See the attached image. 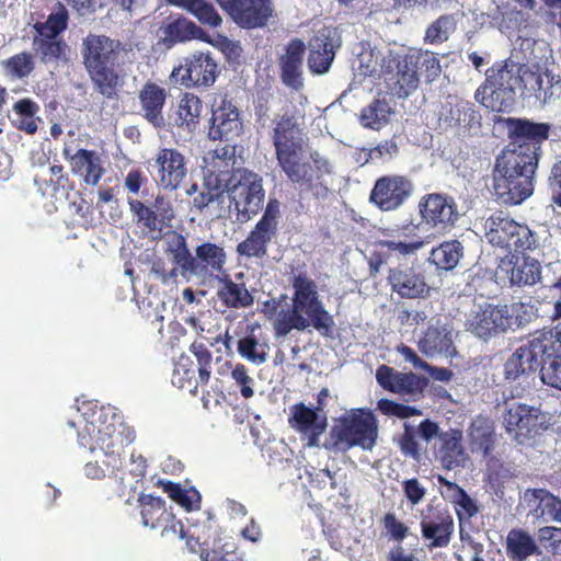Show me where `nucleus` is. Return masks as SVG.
<instances>
[{
  "label": "nucleus",
  "instance_id": "1",
  "mask_svg": "<svg viewBox=\"0 0 561 561\" xmlns=\"http://www.w3.org/2000/svg\"><path fill=\"white\" fill-rule=\"evenodd\" d=\"M271 138L277 164L291 183L313 191L323 174L330 173L329 161L318 153L311 154L312 163L305 160L304 131L293 114L285 113L274 121Z\"/></svg>",
  "mask_w": 561,
  "mask_h": 561
},
{
  "label": "nucleus",
  "instance_id": "2",
  "mask_svg": "<svg viewBox=\"0 0 561 561\" xmlns=\"http://www.w3.org/2000/svg\"><path fill=\"white\" fill-rule=\"evenodd\" d=\"M82 64L94 89L106 99L117 96L122 72L131 64V43H123L105 34L89 33L81 44Z\"/></svg>",
  "mask_w": 561,
  "mask_h": 561
},
{
  "label": "nucleus",
  "instance_id": "3",
  "mask_svg": "<svg viewBox=\"0 0 561 561\" xmlns=\"http://www.w3.org/2000/svg\"><path fill=\"white\" fill-rule=\"evenodd\" d=\"M538 167L534 152L505 150L496 158L493 191L496 198L507 205H518L534 192V178Z\"/></svg>",
  "mask_w": 561,
  "mask_h": 561
},
{
  "label": "nucleus",
  "instance_id": "4",
  "mask_svg": "<svg viewBox=\"0 0 561 561\" xmlns=\"http://www.w3.org/2000/svg\"><path fill=\"white\" fill-rule=\"evenodd\" d=\"M518 62L507 58L485 70V79L474 92V100L496 113H510L515 105Z\"/></svg>",
  "mask_w": 561,
  "mask_h": 561
},
{
  "label": "nucleus",
  "instance_id": "5",
  "mask_svg": "<svg viewBox=\"0 0 561 561\" xmlns=\"http://www.w3.org/2000/svg\"><path fill=\"white\" fill-rule=\"evenodd\" d=\"M83 421L84 426L78 432L79 443L83 447L125 451L136 438L135 430L114 412L102 411L91 421Z\"/></svg>",
  "mask_w": 561,
  "mask_h": 561
},
{
  "label": "nucleus",
  "instance_id": "6",
  "mask_svg": "<svg viewBox=\"0 0 561 561\" xmlns=\"http://www.w3.org/2000/svg\"><path fill=\"white\" fill-rule=\"evenodd\" d=\"M224 188L240 222H247L262 209L265 199L263 179L245 168L233 170L224 179Z\"/></svg>",
  "mask_w": 561,
  "mask_h": 561
},
{
  "label": "nucleus",
  "instance_id": "7",
  "mask_svg": "<svg viewBox=\"0 0 561 561\" xmlns=\"http://www.w3.org/2000/svg\"><path fill=\"white\" fill-rule=\"evenodd\" d=\"M378 433L377 420L369 409H352L342 415L331 431L332 448L347 451L359 446L371 449Z\"/></svg>",
  "mask_w": 561,
  "mask_h": 561
},
{
  "label": "nucleus",
  "instance_id": "8",
  "mask_svg": "<svg viewBox=\"0 0 561 561\" xmlns=\"http://www.w3.org/2000/svg\"><path fill=\"white\" fill-rule=\"evenodd\" d=\"M556 334L553 330L539 331L522 343L504 364V378L514 381L524 375H529L539 367L541 362L547 363L548 355L556 348Z\"/></svg>",
  "mask_w": 561,
  "mask_h": 561
},
{
  "label": "nucleus",
  "instance_id": "9",
  "mask_svg": "<svg viewBox=\"0 0 561 561\" xmlns=\"http://www.w3.org/2000/svg\"><path fill=\"white\" fill-rule=\"evenodd\" d=\"M219 73L218 64L210 51L195 50L179 59L171 71L173 83L184 88H208Z\"/></svg>",
  "mask_w": 561,
  "mask_h": 561
},
{
  "label": "nucleus",
  "instance_id": "10",
  "mask_svg": "<svg viewBox=\"0 0 561 561\" xmlns=\"http://www.w3.org/2000/svg\"><path fill=\"white\" fill-rule=\"evenodd\" d=\"M294 289L293 306L306 313L312 327L323 336H329L334 327L333 317L323 308L319 299L318 286L306 273L295 275L291 280Z\"/></svg>",
  "mask_w": 561,
  "mask_h": 561
},
{
  "label": "nucleus",
  "instance_id": "11",
  "mask_svg": "<svg viewBox=\"0 0 561 561\" xmlns=\"http://www.w3.org/2000/svg\"><path fill=\"white\" fill-rule=\"evenodd\" d=\"M279 218L280 203L275 197L270 198L260 220L248 237L237 245L238 254L263 259L267 254L268 244L277 234Z\"/></svg>",
  "mask_w": 561,
  "mask_h": 561
},
{
  "label": "nucleus",
  "instance_id": "12",
  "mask_svg": "<svg viewBox=\"0 0 561 561\" xmlns=\"http://www.w3.org/2000/svg\"><path fill=\"white\" fill-rule=\"evenodd\" d=\"M501 419L506 433L518 444L535 438L547 428L541 411L526 403L505 402Z\"/></svg>",
  "mask_w": 561,
  "mask_h": 561
},
{
  "label": "nucleus",
  "instance_id": "13",
  "mask_svg": "<svg viewBox=\"0 0 561 561\" xmlns=\"http://www.w3.org/2000/svg\"><path fill=\"white\" fill-rule=\"evenodd\" d=\"M127 204L134 221L149 232H161L163 228L172 227L175 209L170 197L157 194L151 206L137 198H128Z\"/></svg>",
  "mask_w": 561,
  "mask_h": 561
},
{
  "label": "nucleus",
  "instance_id": "14",
  "mask_svg": "<svg viewBox=\"0 0 561 561\" xmlns=\"http://www.w3.org/2000/svg\"><path fill=\"white\" fill-rule=\"evenodd\" d=\"M417 207L421 224L439 231L451 229L459 219L455 199L445 194H426L421 197Z\"/></svg>",
  "mask_w": 561,
  "mask_h": 561
},
{
  "label": "nucleus",
  "instance_id": "15",
  "mask_svg": "<svg viewBox=\"0 0 561 561\" xmlns=\"http://www.w3.org/2000/svg\"><path fill=\"white\" fill-rule=\"evenodd\" d=\"M141 518L145 526L161 529L162 537L185 538V528L181 520L169 512L161 497L147 495L140 499Z\"/></svg>",
  "mask_w": 561,
  "mask_h": 561
},
{
  "label": "nucleus",
  "instance_id": "16",
  "mask_svg": "<svg viewBox=\"0 0 561 561\" xmlns=\"http://www.w3.org/2000/svg\"><path fill=\"white\" fill-rule=\"evenodd\" d=\"M157 184L168 191H176L187 176V160L175 148H160L153 159Z\"/></svg>",
  "mask_w": 561,
  "mask_h": 561
},
{
  "label": "nucleus",
  "instance_id": "17",
  "mask_svg": "<svg viewBox=\"0 0 561 561\" xmlns=\"http://www.w3.org/2000/svg\"><path fill=\"white\" fill-rule=\"evenodd\" d=\"M505 123L510 138L514 144L512 150L526 151V148H528L534 152L536 162L538 163L540 146L549 138L551 125L515 117L507 118Z\"/></svg>",
  "mask_w": 561,
  "mask_h": 561
},
{
  "label": "nucleus",
  "instance_id": "18",
  "mask_svg": "<svg viewBox=\"0 0 561 561\" xmlns=\"http://www.w3.org/2000/svg\"><path fill=\"white\" fill-rule=\"evenodd\" d=\"M205 36L201 26L180 13L165 16L157 30L158 43L168 49L194 39H205Z\"/></svg>",
  "mask_w": 561,
  "mask_h": 561
},
{
  "label": "nucleus",
  "instance_id": "19",
  "mask_svg": "<svg viewBox=\"0 0 561 561\" xmlns=\"http://www.w3.org/2000/svg\"><path fill=\"white\" fill-rule=\"evenodd\" d=\"M234 22L244 28H256L266 25L272 15L270 0H217Z\"/></svg>",
  "mask_w": 561,
  "mask_h": 561
},
{
  "label": "nucleus",
  "instance_id": "20",
  "mask_svg": "<svg viewBox=\"0 0 561 561\" xmlns=\"http://www.w3.org/2000/svg\"><path fill=\"white\" fill-rule=\"evenodd\" d=\"M388 90L392 95L405 99L419 88L417 77L412 71V58L408 49L390 55L388 59Z\"/></svg>",
  "mask_w": 561,
  "mask_h": 561
},
{
  "label": "nucleus",
  "instance_id": "21",
  "mask_svg": "<svg viewBox=\"0 0 561 561\" xmlns=\"http://www.w3.org/2000/svg\"><path fill=\"white\" fill-rule=\"evenodd\" d=\"M168 96V90L151 80L146 81L138 91L141 116L157 129H163L167 126L163 112Z\"/></svg>",
  "mask_w": 561,
  "mask_h": 561
},
{
  "label": "nucleus",
  "instance_id": "22",
  "mask_svg": "<svg viewBox=\"0 0 561 561\" xmlns=\"http://www.w3.org/2000/svg\"><path fill=\"white\" fill-rule=\"evenodd\" d=\"M226 263L227 253L225 249L217 243L205 241L195 248L190 274L203 279L219 278L226 274Z\"/></svg>",
  "mask_w": 561,
  "mask_h": 561
},
{
  "label": "nucleus",
  "instance_id": "23",
  "mask_svg": "<svg viewBox=\"0 0 561 561\" xmlns=\"http://www.w3.org/2000/svg\"><path fill=\"white\" fill-rule=\"evenodd\" d=\"M288 423L307 440L308 447H319L320 436L328 426L325 416L321 417L318 410L311 409L302 402L291 407Z\"/></svg>",
  "mask_w": 561,
  "mask_h": 561
},
{
  "label": "nucleus",
  "instance_id": "24",
  "mask_svg": "<svg viewBox=\"0 0 561 561\" xmlns=\"http://www.w3.org/2000/svg\"><path fill=\"white\" fill-rule=\"evenodd\" d=\"M62 154L69 161L73 175L80 178L85 185L95 186L105 173L104 161L95 150L79 149L71 153L69 148H64Z\"/></svg>",
  "mask_w": 561,
  "mask_h": 561
},
{
  "label": "nucleus",
  "instance_id": "25",
  "mask_svg": "<svg viewBox=\"0 0 561 561\" xmlns=\"http://www.w3.org/2000/svg\"><path fill=\"white\" fill-rule=\"evenodd\" d=\"M528 515L546 523L561 524V499L545 488H528L523 493Z\"/></svg>",
  "mask_w": 561,
  "mask_h": 561
},
{
  "label": "nucleus",
  "instance_id": "26",
  "mask_svg": "<svg viewBox=\"0 0 561 561\" xmlns=\"http://www.w3.org/2000/svg\"><path fill=\"white\" fill-rule=\"evenodd\" d=\"M306 45L300 38L290 39L278 58L282 82L294 90L304 87L302 65Z\"/></svg>",
  "mask_w": 561,
  "mask_h": 561
},
{
  "label": "nucleus",
  "instance_id": "27",
  "mask_svg": "<svg viewBox=\"0 0 561 561\" xmlns=\"http://www.w3.org/2000/svg\"><path fill=\"white\" fill-rule=\"evenodd\" d=\"M242 129L239 111L227 98L214 105L208 136L213 140L230 139Z\"/></svg>",
  "mask_w": 561,
  "mask_h": 561
},
{
  "label": "nucleus",
  "instance_id": "28",
  "mask_svg": "<svg viewBox=\"0 0 561 561\" xmlns=\"http://www.w3.org/2000/svg\"><path fill=\"white\" fill-rule=\"evenodd\" d=\"M435 457L444 469L453 470L465 467L469 459L463 446V435L460 430L449 428L439 435Z\"/></svg>",
  "mask_w": 561,
  "mask_h": 561
},
{
  "label": "nucleus",
  "instance_id": "29",
  "mask_svg": "<svg viewBox=\"0 0 561 561\" xmlns=\"http://www.w3.org/2000/svg\"><path fill=\"white\" fill-rule=\"evenodd\" d=\"M511 324L507 306L486 305L470 320L471 331L481 339L504 332Z\"/></svg>",
  "mask_w": 561,
  "mask_h": 561
},
{
  "label": "nucleus",
  "instance_id": "30",
  "mask_svg": "<svg viewBox=\"0 0 561 561\" xmlns=\"http://www.w3.org/2000/svg\"><path fill=\"white\" fill-rule=\"evenodd\" d=\"M481 116L469 101L458 100L446 104L439 113V124L444 129L467 130L480 127Z\"/></svg>",
  "mask_w": 561,
  "mask_h": 561
},
{
  "label": "nucleus",
  "instance_id": "31",
  "mask_svg": "<svg viewBox=\"0 0 561 561\" xmlns=\"http://www.w3.org/2000/svg\"><path fill=\"white\" fill-rule=\"evenodd\" d=\"M336 45L330 31H320L309 42L308 67L313 75L329 71L335 57Z\"/></svg>",
  "mask_w": 561,
  "mask_h": 561
},
{
  "label": "nucleus",
  "instance_id": "32",
  "mask_svg": "<svg viewBox=\"0 0 561 561\" xmlns=\"http://www.w3.org/2000/svg\"><path fill=\"white\" fill-rule=\"evenodd\" d=\"M421 529L431 548H444L450 542L454 519L447 512L436 511L422 519Z\"/></svg>",
  "mask_w": 561,
  "mask_h": 561
},
{
  "label": "nucleus",
  "instance_id": "33",
  "mask_svg": "<svg viewBox=\"0 0 561 561\" xmlns=\"http://www.w3.org/2000/svg\"><path fill=\"white\" fill-rule=\"evenodd\" d=\"M419 226L412 222L388 230V255L415 254L424 245V241L417 233Z\"/></svg>",
  "mask_w": 561,
  "mask_h": 561
},
{
  "label": "nucleus",
  "instance_id": "34",
  "mask_svg": "<svg viewBox=\"0 0 561 561\" xmlns=\"http://www.w3.org/2000/svg\"><path fill=\"white\" fill-rule=\"evenodd\" d=\"M419 348L426 356L456 353L451 331L446 325H430L419 341Z\"/></svg>",
  "mask_w": 561,
  "mask_h": 561
},
{
  "label": "nucleus",
  "instance_id": "35",
  "mask_svg": "<svg viewBox=\"0 0 561 561\" xmlns=\"http://www.w3.org/2000/svg\"><path fill=\"white\" fill-rule=\"evenodd\" d=\"M388 282L392 290L403 298H419L427 291L424 278L412 267L389 270Z\"/></svg>",
  "mask_w": 561,
  "mask_h": 561
},
{
  "label": "nucleus",
  "instance_id": "36",
  "mask_svg": "<svg viewBox=\"0 0 561 561\" xmlns=\"http://www.w3.org/2000/svg\"><path fill=\"white\" fill-rule=\"evenodd\" d=\"M222 182L224 179L209 175L202 185L193 183L186 190V195L192 198V209L202 214L210 204L219 202L225 193Z\"/></svg>",
  "mask_w": 561,
  "mask_h": 561
},
{
  "label": "nucleus",
  "instance_id": "37",
  "mask_svg": "<svg viewBox=\"0 0 561 561\" xmlns=\"http://www.w3.org/2000/svg\"><path fill=\"white\" fill-rule=\"evenodd\" d=\"M217 279L220 284L217 290V297L225 307L245 309L254 304V297L244 283H236L227 274H224V276Z\"/></svg>",
  "mask_w": 561,
  "mask_h": 561
},
{
  "label": "nucleus",
  "instance_id": "38",
  "mask_svg": "<svg viewBox=\"0 0 561 561\" xmlns=\"http://www.w3.org/2000/svg\"><path fill=\"white\" fill-rule=\"evenodd\" d=\"M504 547L511 561H525L541 553L534 537L523 528H512L507 533Z\"/></svg>",
  "mask_w": 561,
  "mask_h": 561
},
{
  "label": "nucleus",
  "instance_id": "39",
  "mask_svg": "<svg viewBox=\"0 0 561 561\" xmlns=\"http://www.w3.org/2000/svg\"><path fill=\"white\" fill-rule=\"evenodd\" d=\"M428 380L413 373H399L388 367V391L415 399L426 388Z\"/></svg>",
  "mask_w": 561,
  "mask_h": 561
},
{
  "label": "nucleus",
  "instance_id": "40",
  "mask_svg": "<svg viewBox=\"0 0 561 561\" xmlns=\"http://www.w3.org/2000/svg\"><path fill=\"white\" fill-rule=\"evenodd\" d=\"M517 225V221L504 215L503 211H496L485 220V238L491 244L506 249Z\"/></svg>",
  "mask_w": 561,
  "mask_h": 561
},
{
  "label": "nucleus",
  "instance_id": "41",
  "mask_svg": "<svg viewBox=\"0 0 561 561\" xmlns=\"http://www.w3.org/2000/svg\"><path fill=\"white\" fill-rule=\"evenodd\" d=\"M408 51L410 58H412V71L417 77L419 84L422 77L425 78L426 82H433L440 76V60L435 53L415 47L408 48Z\"/></svg>",
  "mask_w": 561,
  "mask_h": 561
},
{
  "label": "nucleus",
  "instance_id": "42",
  "mask_svg": "<svg viewBox=\"0 0 561 561\" xmlns=\"http://www.w3.org/2000/svg\"><path fill=\"white\" fill-rule=\"evenodd\" d=\"M202 111V100L193 93L185 92L179 101L174 125L188 131L194 130L199 123Z\"/></svg>",
  "mask_w": 561,
  "mask_h": 561
},
{
  "label": "nucleus",
  "instance_id": "43",
  "mask_svg": "<svg viewBox=\"0 0 561 561\" xmlns=\"http://www.w3.org/2000/svg\"><path fill=\"white\" fill-rule=\"evenodd\" d=\"M510 263L512 266L507 273L512 285L533 286L541 279V265L536 259L523 256Z\"/></svg>",
  "mask_w": 561,
  "mask_h": 561
},
{
  "label": "nucleus",
  "instance_id": "44",
  "mask_svg": "<svg viewBox=\"0 0 561 561\" xmlns=\"http://www.w3.org/2000/svg\"><path fill=\"white\" fill-rule=\"evenodd\" d=\"M164 252L171 257L172 263L185 275L190 274L194 255L187 244L186 237L178 231H171L167 236Z\"/></svg>",
  "mask_w": 561,
  "mask_h": 561
},
{
  "label": "nucleus",
  "instance_id": "45",
  "mask_svg": "<svg viewBox=\"0 0 561 561\" xmlns=\"http://www.w3.org/2000/svg\"><path fill=\"white\" fill-rule=\"evenodd\" d=\"M470 439L472 446L482 453L484 457L494 450L495 431L494 424L489 417L477 416L470 426Z\"/></svg>",
  "mask_w": 561,
  "mask_h": 561
},
{
  "label": "nucleus",
  "instance_id": "46",
  "mask_svg": "<svg viewBox=\"0 0 561 561\" xmlns=\"http://www.w3.org/2000/svg\"><path fill=\"white\" fill-rule=\"evenodd\" d=\"M171 382L179 389L187 390L192 394L197 393L198 386H202L201 377H196L195 365L190 356L182 354L175 360Z\"/></svg>",
  "mask_w": 561,
  "mask_h": 561
},
{
  "label": "nucleus",
  "instance_id": "47",
  "mask_svg": "<svg viewBox=\"0 0 561 561\" xmlns=\"http://www.w3.org/2000/svg\"><path fill=\"white\" fill-rule=\"evenodd\" d=\"M165 2L185 10L204 25L218 27L222 23L215 7L205 0H165Z\"/></svg>",
  "mask_w": 561,
  "mask_h": 561
},
{
  "label": "nucleus",
  "instance_id": "48",
  "mask_svg": "<svg viewBox=\"0 0 561 561\" xmlns=\"http://www.w3.org/2000/svg\"><path fill=\"white\" fill-rule=\"evenodd\" d=\"M463 255V247L458 240L444 241L431 251L428 262L437 270L451 271Z\"/></svg>",
  "mask_w": 561,
  "mask_h": 561
},
{
  "label": "nucleus",
  "instance_id": "49",
  "mask_svg": "<svg viewBox=\"0 0 561 561\" xmlns=\"http://www.w3.org/2000/svg\"><path fill=\"white\" fill-rule=\"evenodd\" d=\"M18 118L13 122L14 126L28 135H34L38 129L39 117L36 116L39 111L38 104L28 99H21L13 105Z\"/></svg>",
  "mask_w": 561,
  "mask_h": 561
},
{
  "label": "nucleus",
  "instance_id": "50",
  "mask_svg": "<svg viewBox=\"0 0 561 561\" xmlns=\"http://www.w3.org/2000/svg\"><path fill=\"white\" fill-rule=\"evenodd\" d=\"M163 492H165L171 500L181 505L187 512L198 510L201 507V494L195 488L183 489L180 483L171 481H159Z\"/></svg>",
  "mask_w": 561,
  "mask_h": 561
},
{
  "label": "nucleus",
  "instance_id": "51",
  "mask_svg": "<svg viewBox=\"0 0 561 561\" xmlns=\"http://www.w3.org/2000/svg\"><path fill=\"white\" fill-rule=\"evenodd\" d=\"M413 193L414 184L408 176H388V211L401 207Z\"/></svg>",
  "mask_w": 561,
  "mask_h": 561
},
{
  "label": "nucleus",
  "instance_id": "52",
  "mask_svg": "<svg viewBox=\"0 0 561 561\" xmlns=\"http://www.w3.org/2000/svg\"><path fill=\"white\" fill-rule=\"evenodd\" d=\"M554 352L548 355L547 363L541 366L543 383L561 391V330H556Z\"/></svg>",
  "mask_w": 561,
  "mask_h": 561
},
{
  "label": "nucleus",
  "instance_id": "53",
  "mask_svg": "<svg viewBox=\"0 0 561 561\" xmlns=\"http://www.w3.org/2000/svg\"><path fill=\"white\" fill-rule=\"evenodd\" d=\"M457 28V21L454 14H443L434 20L426 28L424 43L439 45L447 42Z\"/></svg>",
  "mask_w": 561,
  "mask_h": 561
},
{
  "label": "nucleus",
  "instance_id": "54",
  "mask_svg": "<svg viewBox=\"0 0 561 561\" xmlns=\"http://www.w3.org/2000/svg\"><path fill=\"white\" fill-rule=\"evenodd\" d=\"M68 48L62 39L49 37V35H36L33 38V49L39 56L42 62L47 64L60 59Z\"/></svg>",
  "mask_w": 561,
  "mask_h": 561
},
{
  "label": "nucleus",
  "instance_id": "55",
  "mask_svg": "<svg viewBox=\"0 0 561 561\" xmlns=\"http://www.w3.org/2000/svg\"><path fill=\"white\" fill-rule=\"evenodd\" d=\"M68 21L69 13L67 8L61 2H57L47 20L45 22H36L33 27L38 35L57 37L68 27Z\"/></svg>",
  "mask_w": 561,
  "mask_h": 561
},
{
  "label": "nucleus",
  "instance_id": "56",
  "mask_svg": "<svg viewBox=\"0 0 561 561\" xmlns=\"http://www.w3.org/2000/svg\"><path fill=\"white\" fill-rule=\"evenodd\" d=\"M267 345L261 343L257 336L251 332L239 339L237 351L239 355L248 362L261 365L267 359Z\"/></svg>",
  "mask_w": 561,
  "mask_h": 561
},
{
  "label": "nucleus",
  "instance_id": "57",
  "mask_svg": "<svg viewBox=\"0 0 561 561\" xmlns=\"http://www.w3.org/2000/svg\"><path fill=\"white\" fill-rule=\"evenodd\" d=\"M359 123L363 127L374 130L383 127L386 123V98L382 96L381 92L360 111Z\"/></svg>",
  "mask_w": 561,
  "mask_h": 561
},
{
  "label": "nucleus",
  "instance_id": "58",
  "mask_svg": "<svg viewBox=\"0 0 561 561\" xmlns=\"http://www.w3.org/2000/svg\"><path fill=\"white\" fill-rule=\"evenodd\" d=\"M68 182L69 178L64 172V167L60 164H55L49 168V179L42 175L34 178V183L38 191H41L43 195L50 196L56 195L59 190H65Z\"/></svg>",
  "mask_w": 561,
  "mask_h": 561
},
{
  "label": "nucleus",
  "instance_id": "59",
  "mask_svg": "<svg viewBox=\"0 0 561 561\" xmlns=\"http://www.w3.org/2000/svg\"><path fill=\"white\" fill-rule=\"evenodd\" d=\"M302 311L293 308L286 312L279 313L275 320L274 330L277 336H286L291 330L296 329L299 331L306 330L310 324V319L302 316Z\"/></svg>",
  "mask_w": 561,
  "mask_h": 561
},
{
  "label": "nucleus",
  "instance_id": "60",
  "mask_svg": "<svg viewBox=\"0 0 561 561\" xmlns=\"http://www.w3.org/2000/svg\"><path fill=\"white\" fill-rule=\"evenodd\" d=\"M7 76L15 79L27 78L35 69L34 57L28 51H21L2 61Z\"/></svg>",
  "mask_w": 561,
  "mask_h": 561
},
{
  "label": "nucleus",
  "instance_id": "61",
  "mask_svg": "<svg viewBox=\"0 0 561 561\" xmlns=\"http://www.w3.org/2000/svg\"><path fill=\"white\" fill-rule=\"evenodd\" d=\"M388 539L394 542L393 546H403L405 541L412 550H415L419 545V537L411 531L410 526L390 513H388Z\"/></svg>",
  "mask_w": 561,
  "mask_h": 561
},
{
  "label": "nucleus",
  "instance_id": "62",
  "mask_svg": "<svg viewBox=\"0 0 561 561\" xmlns=\"http://www.w3.org/2000/svg\"><path fill=\"white\" fill-rule=\"evenodd\" d=\"M323 533L328 538L330 546L342 553H347L358 541L352 536L345 526L323 525Z\"/></svg>",
  "mask_w": 561,
  "mask_h": 561
},
{
  "label": "nucleus",
  "instance_id": "63",
  "mask_svg": "<svg viewBox=\"0 0 561 561\" xmlns=\"http://www.w3.org/2000/svg\"><path fill=\"white\" fill-rule=\"evenodd\" d=\"M210 167H211V176L215 173H218L216 176L220 178L224 174H229L234 170L233 165L236 163V154L234 148L230 146L217 147L210 153Z\"/></svg>",
  "mask_w": 561,
  "mask_h": 561
},
{
  "label": "nucleus",
  "instance_id": "64",
  "mask_svg": "<svg viewBox=\"0 0 561 561\" xmlns=\"http://www.w3.org/2000/svg\"><path fill=\"white\" fill-rule=\"evenodd\" d=\"M538 245V239L536 233L529 229L527 225H517L512 241L508 242L506 250L514 251L516 253H525L526 251H533Z\"/></svg>",
  "mask_w": 561,
  "mask_h": 561
}]
</instances>
